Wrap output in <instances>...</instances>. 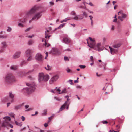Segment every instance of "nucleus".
<instances>
[{"instance_id": "4d7b16f0", "label": "nucleus", "mask_w": 132, "mask_h": 132, "mask_svg": "<svg viewBox=\"0 0 132 132\" xmlns=\"http://www.w3.org/2000/svg\"><path fill=\"white\" fill-rule=\"evenodd\" d=\"M69 82H71L70 83V84H73L72 83V80H69Z\"/></svg>"}, {"instance_id": "a18cd8bd", "label": "nucleus", "mask_w": 132, "mask_h": 132, "mask_svg": "<svg viewBox=\"0 0 132 132\" xmlns=\"http://www.w3.org/2000/svg\"><path fill=\"white\" fill-rule=\"evenodd\" d=\"M50 3L51 5H54V4L53 1L50 2Z\"/></svg>"}, {"instance_id": "c03bdc74", "label": "nucleus", "mask_w": 132, "mask_h": 132, "mask_svg": "<svg viewBox=\"0 0 132 132\" xmlns=\"http://www.w3.org/2000/svg\"><path fill=\"white\" fill-rule=\"evenodd\" d=\"M31 29V28H30V27L28 28L27 29H26L25 30V31H28L29 30H30Z\"/></svg>"}, {"instance_id": "cd10ccee", "label": "nucleus", "mask_w": 132, "mask_h": 132, "mask_svg": "<svg viewBox=\"0 0 132 132\" xmlns=\"http://www.w3.org/2000/svg\"><path fill=\"white\" fill-rule=\"evenodd\" d=\"M70 20V19H67V18H66V19H64V20H63L61 22L62 23H63V22H66L68 20Z\"/></svg>"}, {"instance_id": "338daca9", "label": "nucleus", "mask_w": 132, "mask_h": 132, "mask_svg": "<svg viewBox=\"0 0 132 132\" xmlns=\"http://www.w3.org/2000/svg\"><path fill=\"white\" fill-rule=\"evenodd\" d=\"M77 88H81V87L80 86H78L76 87Z\"/></svg>"}, {"instance_id": "6e6552de", "label": "nucleus", "mask_w": 132, "mask_h": 132, "mask_svg": "<svg viewBox=\"0 0 132 132\" xmlns=\"http://www.w3.org/2000/svg\"><path fill=\"white\" fill-rule=\"evenodd\" d=\"M62 41L65 44H68L71 42V40L69 38L65 37L63 38Z\"/></svg>"}, {"instance_id": "f704fd0d", "label": "nucleus", "mask_w": 132, "mask_h": 132, "mask_svg": "<svg viewBox=\"0 0 132 132\" xmlns=\"http://www.w3.org/2000/svg\"><path fill=\"white\" fill-rule=\"evenodd\" d=\"M2 102L4 103L6 101V98H3L2 100Z\"/></svg>"}, {"instance_id": "2eb2a0df", "label": "nucleus", "mask_w": 132, "mask_h": 132, "mask_svg": "<svg viewBox=\"0 0 132 132\" xmlns=\"http://www.w3.org/2000/svg\"><path fill=\"white\" fill-rule=\"evenodd\" d=\"M109 48L110 50L111 53L112 54H114L117 51V50L112 48L110 46L109 47Z\"/></svg>"}, {"instance_id": "20e7f679", "label": "nucleus", "mask_w": 132, "mask_h": 132, "mask_svg": "<svg viewBox=\"0 0 132 132\" xmlns=\"http://www.w3.org/2000/svg\"><path fill=\"white\" fill-rule=\"evenodd\" d=\"M38 8L35 6L33 7L29 11L27 12L25 16L26 18H31L36 12Z\"/></svg>"}, {"instance_id": "e2e57ef3", "label": "nucleus", "mask_w": 132, "mask_h": 132, "mask_svg": "<svg viewBox=\"0 0 132 132\" xmlns=\"http://www.w3.org/2000/svg\"><path fill=\"white\" fill-rule=\"evenodd\" d=\"M89 39L90 41H91V42L93 41L91 37H89Z\"/></svg>"}, {"instance_id": "864d4df0", "label": "nucleus", "mask_w": 132, "mask_h": 132, "mask_svg": "<svg viewBox=\"0 0 132 132\" xmlns=\"http://www.w3.org/2000/svg\"><path fill=\"white\" fill-rule=\"evenodd\" d=\"M44 44L45 46H46L47 44V43L46 42V40H45V44Z\"/></svg>"}, {"instance_id": "de8ad7c7", "label": "nucleus", "mask_w": 132, "mask_h": 132, "mask_svg": "<svg viewBox=\"0 0 132 132\" xmlns=\"http://www.w3.org/2000/svg\"><path fill=\"white\" fill-rule=\"evenodd\" d=\"M48 126V123H45L44 124V126L45 127H47Z\"/></svg>"}, {"instance_id": "f257e3e1", "label": "nucleus", "mask_w": 132, "mask_h": 132, "mask_svg": "<svg viewBox=\"0 0 132 132\" xmlns=\"http://www.w3.org/2000/svg\"><path fill=\"white\" fill-rule=\"evenodd\" d=\"M3 79L4 82L6 85L11 84L16 81L15 77L11 73L7 74Z\"/></svg>"}, {"instance_id": "412c9836", "label": "nucleus", "mask_w": 132, "mask_h": 132, "mask_svg": "<svg viewBox=\"0 0 132 132\" xmlns=\"http://www.w3.org/2000/svg\"><path fill=\"white\" fill-rule=\"evenodd\" d=\"M18 66L16 65H12L10 67V69L13 70H16L17 69Z\"/></svg>"}, {"instance_id": "a878e982", "label": "nucleus", "mask_w": 132, "mask_h": 132, "mask_svg": "<svg viewBox=\"0 0 132 132\" xmlns=\"http://www.w3.org/2000/svg\"><path fill=\"white\" fill-rule=\"evenodd\" d=\"M67 92L65 88H64L61 92H59V94H62L63 93H65Z\"/></svg>"}, {"instance_id": "a211bd4d", "label": "nucleus", "mask_w": 132, "mask_h": 132, "mask_svg": "<svg viewBox=\"0 0 132 132\" xmlns=\"http://www.w3.org/2000/svg\"><path fill=\"white\" fill-rule=\"evenodd\" d=\"M22 105L21 104L16 105L14 107V109L16 110H17L21 108Z\"/></svg>"}, {"instance_id": "aec40b11", "label": "nucleus", "mask_w": 132, "mask_h": 132, "mask_svg": "<svg viewBox=\"0 0 132 132\" xmlns=\"http://www.w3.org/2000/svg\"><path fill=\"white\" fill-rule=\"evenodd\" d=\"M47 114V110L46 109H44L43 111V112L42 113V115L43 116H45Z\"/></svg>"}, {"instance_id": "9b49d317", "label": "nucleus", "mask_w": 132, "mask_h": 132, "mask_svg": "<svg viewBox=\"0 0 132 132\" xmlns=\"http://www.w3.org/2000/svg\"><path fill=\"white\" fill-rule=\"evenodd\" d=\"M58 78V76L57 75H55L50 80V82H52L56 81Z\"/></svg>"}, {"instance_id": "3c124183", "label": "nucleus", "mask_w": 132, "mask_h": 132, "mask_svg": "<svg viewBox=\"0 0 132 132\" xmlns=\"http://www.w3.org/2000/svg\"><path fill=\"white\" fill-rule=\"evenodd\" d=\"M32 110V108H29L27 110H26V111H29L31 110Z\"/></svg>"}, {"instance_id": "bf43d9fd", "label": "nucleus", "mask_w": 132, "mask_h": 132, "mask_svg": "<svg viewBox=\"0 0 132 132\" xmlns=\"http://www.w3.org/2000/svg\"><path fill=\"white\" fill-rule=\"evenodd\" d=\"M11 103L10 102L8 103L7 104V107H8L10 105V104Z\"/></svg>"}, {"instance_id": "1a4fd4ad", "label": "nucleus", "mask_w": 132, "mask_h": 132, "mask_svg": "<svg viewBox=\"0 0 132 132\" xmlns=\"http://www.w3.org/2000/svg\"><path fill=\"white\" fill-rule=\"evenodd\" d=\"M25 53L26 56L28 57L29 56L32 55V51L31 49H28L26 51Z\"/></svg>"}, {"instance_id": "ea45409f", "label": "nucleus", "mask_w": 132, "mask_h": 132, "mask_svg": "<svg viewBox=\"0 0 132 132\" xmlns=\"http://www.w3.org/2000/svg\"><path fill=\"white\" fill-rule=\"evenodd\" d=\"M102 123L103 124H107L108 123V122L106 121H104L102 122Z\"/></svg>"}, {"instance_id": "6ab92c4d", "label": "nucleus", "mask_w": 132, "mask_h": 132, "mask_svg": "<svg viewBox=\"0 0 132 132\" xmlns=\"http://www.w3.org/2000/svg\"><path fill=\"white\" fill-rule=\"evenodd\" d=\"M121 45V44L120 43H117L113 45V47L114 48H118Z\"/></svg>"}, {"instance_id": "f3484780", "label": "nucleus", "mask_w": 132, "mask_h": 132, "mask_svg": "<svg viewBox=\"0 0 132 132\" xmlns=\"http://www.w3.org/2000/svg\"><path fill=\"white\" fill-rule=\"evenodd\" d=\"M7 45L6 42H3L1 43V47L2 49H4L7 47Z\"/></svg>"}, {"instance_id": "79ce46f5", "label": "nucleus", "mask_w": 132, "mask_h": 132, "mask_svg": "<svg viewBox=\"0 0 132 132\" xmlns=\"http://www.w3.org/2000/svg\"><path fill=\"white\" fill-rule=\"evenodd\" d=\"M66 71L68 73H69L71 71V70L69 68L66 69Z\"/></svg>"}, {"instance_id": "5fc2aeb1", "label": "nucleus", "mask_w": 132, "mask_h": 132, "mask_svg": "<svg viewBox=\"0 0 132 132\" xmlns=\"http://www.w3.org/2000/svg\"><path fill=\"white\" fill-rule=\"evenodd\" d=\"M114 26L113 25L112 26L111 29V30H114Z\"/></svg>"}, {"instance_id": "e433bc0d", "label": "nucleus", "mask_w": 132, "mask_h": 132, "mask_svg": "<svg viewBox=\"0 0 132 132\" xmlns=\"http://www.w3.org/2000/svg\"><path fill=\"white\" fill-rule=\"evenodd\" d=\"M21 118L22 119V120L23 121H24L25 120V117H24L23 116H22L21 117Z\"/></svg>"}, {"instance_id": "052dcab7", "label": "nucleus", "mask_w": 132, "mask_h": 132, "mask_svg": "<svg viewBox=\"0 0 132 132\" xmlns=\"http://www.w3.org/2000/svg\"><path fill=\"white\" fill-rule=\"evenodd\" d=\"M117 19H114V20L113 21L114 22H116L117 21Z\"/></svg>"}, {"instance_id": "393cba45", "label": "nucleus", "mask_w": 132, "mask_h": 132, "mask_svg": "<svg viewBox=\"0 0 132 132\" xmlns=\"http://www.w3.org/2000/svg\"><path fill=\"white\" fill-rule=\"evenodd\" d=\"M15 123L17 125L20 126H21L22 125L21 123H18L16 121H15Z\"/></svg>"}, {"instance_id": "5701e85b", "label": "nucleus", "mask_w": 132, "mask_h": 132, "mask_svg": "<svg viewBox=\"0 0 132 132\" xmlns=\"http://www.w3.org/2000/svg\"><path fill=\"white\" fill-rule=\"evenodd\" d=\"M9 96L12 99H13L14 97V95L11 92H9Z\"/></svg>"}, {"instance_id": "0e129e2a", "label": "nucleus", "mask_w": 132, "mask_h": 132, "mask_svg": "<svg viewBox=\"0 0 132 132\" xmlns=\"http://www.w3.org/2000/svg\"><path fill=\"white\" fill-rule=\"evenodd\" d=\"M50 46V44L48 43L47 44V45H46V47H49V46Z\"/></svg>"}, {"instance_id": "4468645a", "label": "nucleus", "mask_w": 132, "mask_h": 132, "mask_svg": "<svg viewBox=\"0 0 132 132\" xmlns=\"http://www.w3.org/2000/svg\"><path fill=\"white\" fill-rule=\"evenodd\" d=\"M21 52H16L13 55L14 58L16 59L19 57L20 56Z\"/></svg>"}, {"instance_id": "c85d7f7f", "label": "nucleus", "mask_w": 132, "mask_h": 132, "mask_svg": "<svg viewBox=\"0 0 132 132\" xmlns=\"http://www.w3.org/2000/svg\"><path fill=\"white\" fill-rule=\"evenodd\" d=\"M65 25V24H63L60 25L58 27V29H60L62 28H63Z\"/></svg>"}, {"instance_id": "a19ab883", "label": "nucleus", "mask_w": 132, "mask_h": 132, "mask_svg": "<svg viewBox=\"0 0 132 132\" xmlns=\"http://www.w3.org/2000/svg\"><path fill=\"white\" fill-rule=\"evenodd\" d=\"M47 70H50L51 69V67H50L49 65H48L47 66Z\"/></svg>"}, {"instance_id": "680f3d73", "label": "nucleus", "mask_w": 132, "mask_h": 132, "mask_svg": "<svg viewBox=\"0 0 132 132\" xmlns=\"http://www.w3.org/2000/svg\"><path fill=\"white\" fill-rule=\"evenodd\" d=\"M57 89V87H56V90L57 91H58L59 92H60L61 91V90L59 89V88H58Z\"/></svg>"}, {"instance_id": "f8f14e48", "label": "nucleus", "mask_w": 132, "mask_h": 132, "mask_svg": "<svg viewBox=\"0 0 132 132\" xmlns=\"http://www.w3.org/2000/svg\"><path fill=\"white\" fill-rule=\"evenodd\" d=\"M51 53L53 54H59L58 51L57 49L54 48L51 50Z\"/></svg>"}, {"instance_id": "69168bd1", "label": "nucleus", "mask_w": 132, "mask_h": 132, "mask_svg": "<svg viewBox=\"0 0 132 132\" xmlns=\"http://www.w3.org/2000/svg\"><path fill=\"white\" fill-rule=\"evenodd\" d=\"M10 126L11 128H12L13 127V126L11 124L10 125Z\"/></svg>"}, {"instance_id": "2f4dec72", "label": "nucleus", "mask_w": 132, "mask_h": 132, "mask_svg": "<svg viewBox=\"0 0 132 132\" xmlns=\"http://www.w3.org/2000/svg\"><path fill=\"white\" fill-rule=\"evenodd\" d=\"M54 114H52V115L50 117H49L48 118L49 120H51L54 117Z\"/></svg>"}, {"instance_id": "4be33fe9", "label": "nucleus", "mask_w": 132, "mask_h": 132, "mask_svg": "<svg viewBox=\"0 0 132 132\" xmlns=\"http://www.w3.org/2000/svg\"><path fill=\"white\" fill-rule=\"evenodd\" d=\"M66 104L65 103H64L61 106L60 109V111H61L62 110L64 109L65 108Z\"/></svg>"}, {"instance_id": "4c0bfd02", "label": "nucleus", "mask_w": 132, "mask_h": 132, "mask_svg": "<svg viewBox=\"0 0 132 132\" xmlns=\"http://www.w3.org/2000/svg\"><path fill=\"white\" fill-rule=\"evenodd\" d=\"M64 60L65 61L67 60L69 61V59L68 58V57L66 56H65L64 57Z\"/></svg>"}, {"instance_id": "b1692460", "label": "nucleus", "mask_w": 132, "mask_h": 132, "mask_svg": "<svg viewBox=\"0 0 132 132\" xmlns=\"http://www.w3.org/2000/svg\"><path fill=\"white\" fill-rule=\"evenodd\" d=\"M34 43V41L32 40H29L28 42V44L29 45H32Z\"/></svg>"}, {"instance_id": "ddd939ff", "label": "nucleus", "mask_w": 132, "mask_h": 132, "mask_svg": "<svg viewBox=\"0 0 132 132\" xmlns=\"http://www.w3.org/2000/svg\"><path fill=\"white\" fill-rule=\"evenodd\" d=\"M101 43H97L96 46H95L94 48L96 50H98L99 51H100L101 50H101L100 48V47L101 45Z\"/></svg>"}, {"instance_id": "8fccbe9b", "label": "nucleus", "mask_w": 132, "mask_h": 132, "mask_svg": "<svg viewBox=\"0 0 132 132\" xmlns=\"http://www.w3.org/2000/svg\"><path fill=\"white\" fill-rule=\"evenodd\" d=\"M89 17L90 18V19L91 21H93L92 20V18H93V17L91 15H90L89 16Z\"/></svg>"}, {"instance_id": "f03ea898", "label": "nucleus", "mask_w": 132, "mask_h": 132, "mask_svg": "<svg viewBox=\"0 0 132 132\" xmlns=\"http://www.w3.org/2000/svg\"><path fill=\"white\" fill-rule=\"evenodd\" d=\"M28 87L24 89V91L28 94H30L35 91L36 88V85L34 84L33 83L31 84H30L29 83L26 84Z\"/></svg>"}, {"instance_id": "423d86ee", "label": "nucleus", "mask_w": 132, "mask_h": 132, "mask_svg": "<svg viewBox=\"0 0 132 132\" xmlns=\"http://www.w3.org/2000/svg\"><path fill=\"white\" fill-rule=\"evenodd\" d=\"M6 118L5 120L4 121L2 125V127H5L8 125L11 120L10 117H9L6 116L4 117L3 118Z\"/></svg>"}, {"instance_id": "dca6fc26", "label": "nucleus", "mask_w": 132, "mask_h": 132, "mask_svg": "<svg viewBox=\"0 0 132 132\" xmlns=\"http://www.w3.org/2000/svg\"><path fill=\"white\" fill-rule=\"evenodd\" d=\"M95 42L94 41H92L90 43V45H88V46L89 47L92 48H94L95 47Z\"/></svg>"}, {"instance_id": "c9c22d12", "label": "nucleus", "mask_w": 132, "mask_h": 132, "mask_svg": "<svg viewBox=\"0 0 132 132\" xmlns=\"http://www.w3.org/2000/svg\"><path fill=\"white\" fill-rule=\"evenodd\" d=\"M18 26L21 27H23V25L21 23H18Z\"/></svg>"}, {"instance_id": "c756f323", "label": "nucleus", "mask_w": 132, "mask_h": 132, "mask_svg": "<svg viewBox=\"0 0 132 132\" xmlns=\"http://www.w3.org/2000/svg\"><path fill=\"white\" fill-rule=\"evenodd\" d=\"M82 12L83 13V16H85L86 18L87 16V14L84 12L82 11Z\"/></svg>"}, {"instance_id": "bb28decb", "label": "nucleus", "mask_w": 132, "mask_h": 132, "mask_svg": "<svg viewBox=\"0 0 132 132\" xmlns=\"http://www.w3.org/2000/svg\"><path fill=\"white\" fill-rule=\"evenodd\" d=\"M28 57H29L27 59V61H30L32 59V55L29 56Z\"/></svg>"}, {"instance_id": "49530a36", "label": "nucleus", "mask_w": 132, "mask_h": 132, "mask_svg": "<svg viewBox=\"0 0 132 132\" xmlns=\"http://www.w3.org/2000/svg\"><path fill=\"white\" fill-rule=\"evenodd\" d=\"M11 30V28H9V27H8V29L7 30V31L8 32H10Z\"/></svg>"}, {"instance_id": "774afa93", "label": "nucleus", "mask_w": 132, "mask_h": 132, "mask_svg": "<svg viewBox=\"0 0 132 132\" xmlns=\"http://www.w3.org/2000/svg\"><path fill=\"white\" fill-rule=\"evenodd\" d=\"M89 4L90 5H91V6H93V4H92V3L91 2H90L89 3Z\"/></svg>"}, {"instance_id": "7c9ffc66", "label": "nucleus", "mask_w": 132, "mask_h": 132, "mask_svg": "<svg viewBox=\"0 0 132 132\" xmlns=\"http://www.w3.org/2000/svg\"><path fill=\"white\" fill-rule=\"evenodd\" d=\"M78 20H81L83 19V16L81 15H78Z\"/></svg>"}, {"instance_id": "72a5a7b5", "label": "nucleus", "mask_w": 132, "mask_h": 132, "mask_svg": "<svg viewBox=\"0 0 132 132\" xmlns=\"http://www.w3.org/2000/svg\"><path fill=\"white\" fill-rule=\"evenodd\" d=\"M79 67H80L81 68L83 69L85 68L86 67V66L84 65H80L79 66Z\"/></svg>"}, {"instance_id": "7ed1b4c3", "label": "nucleus", "mask_w": 132, "mask_h": 132, "mask_svg": "<svg viewBox=\"0 0 132 132\" xmlns=\"http://www.w3.org/2000/svg\"><path fill=\"white\" fill-rule=\"evenodd\" d=\"M50 76L48 75H44L43 73H41L38 75V80L40 82H47Z\"/></svg>"}, {"instance_id": "9d476101", "label": "nucleus", "mask_w": 132, "mask_h": 132, "mask_svg": "<svg viewBox=\"0 0 132 132\" xmlns=\"http://www.w3.org/2000/svg\"><path fill=\"white\" fill-rule=\"evenodd\" d=\"M36 59L39 61H41L42 59V57L41 54L39 53H38L36 55Z\"/></svg>"}, {"instance_id": "473e14b6", "label": "nucleus", "mask_w": 132, "mask_h": 132, "mask_svg": "<svg viewBox=\"0 0 132 132\" xmlns=\"http://www.w3.org/2000/svg\"><path fill=\"white\" fill-rule=\"evenodd\" d=\"M73 19L74 20H78V15L75 16L73 18Z\"/></svg>"}, {"instance_id": "6e6d98bb", "label": "nucleus", "mask_w": 132, "mask_h": 132, "mask_svg": "<svg viewBox=\"0 0 132 132\" xmlns=\"http://www.w3.org/2000/svg\"><path fill=\"white\" fill-rule=\"evenodd\" d=\"M69 101V99L68 98H67V101L65 102L64 103H65V104H67V102H68Z\"/></svg>"}, {"instance_id": "58836bf2", "label": "nucleus", "mask_w": 132, "mask_h": 132, "mask_svg": "<svg viewBox=\"0 0 132 132\" xmlns=\"http://www.w3.org/2000/svg\"><path fill=\"white\" fill-rule=\"evenodd\" d=\"M71 14L72 15H75L76 13L74 11H72L71 12Z\"/></svg>"}, {"instance_id": "37998d69", "label": "nucleus", "mask_w": 132, "mask_h": 132, "mask_svg": "<svg viewBox=\"0 0 132 132\" xmlns=\"http://www.w3.org/2000/svg\"><path fill=\"white\" fill-rule=\"evenodd\" d=\"M26 37L29 38H32V37H34V35H32V36H30L29 35L27 36H26Z\"/></svg>"}, {"instance_id": "603ef678", "label": "nucleus", "mask_w": 132, "mask_h": 132, "mask_svg": "<svg viewBox=\"0 0 132 132\" xmlns=\"http://www.w3.org/2000/svg\"><path fill=\"white\" fill-rule=\"evenodd\" d=\"M29 106L28 105H26L25 106V108L26 109H27L28 108Z\"/></svg>"}, {"instance_id": "39448f33", "label": "nucleus", "mask_w": 132, "mask_h": 132, "mask_svg": "<svg viewBox=\"0 0 132 132\" xmlns=\"http://www.w3.org/2000/svg\"><path fill=\"white\" fill-rule=\"evenodd\" d=\"M118 15H119L118 17V18L121 21H123L124 19L126 18L127 16V15L124 14L121 11H120L118 12Z\"/></svg>"}, {"instance_id": "0eeeda50", "label": "nucleus", "mask_w": 132, "mask_h": 132, "mask_svg": "<svg viewBox=\"0 0 132 132\" xmlns=\"http://www.w3.org/2000/svg\"><path fill=\"white\" fill-rule=\"evenodd\" d=\"M42 15L41 12L37 13L33 16L31 20L29 21V22H30L32 20H37L39 19L40 18Z\"/></svg>"}, {"instance_id": "09e8293b", "label": "nucleus", "mask_w": 132, "mask_h": 132, "mask_svg": "<svg viewBox=\"0 0 132 132\" xmlns=\"http://www.w3.org/2000/svg\"><path fill=\"white\" fill-rule=\"evenodd\" d=\"M90 59L91 60V61L92 62L94 61L93 59V57L92 56H91L90 57Z\"/></svg>"}, {"instance_id": "13d9d810", "label": "nucleus", "mask_w": 132, "mask_h": 132, "mask_svg": "<svg viewBox=\"0 0 132 132\" xmlns=\"http://www.w3.org/2000/svg\"><path fill=\"white\" fill-rule=\"evenodd\" d=\"M25 63V62L24 61H23L22 62L21 64V65H23V64H24Z\"/></svg>"}]
</instances>
